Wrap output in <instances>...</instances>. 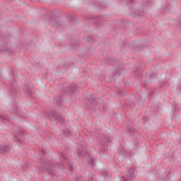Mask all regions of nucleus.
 <instances>
[{
	"label": "nucleus",
	"instance_id": "f257e3e1",
	"mask_svg": "<svg viewBox=\"0 0 181 181\" xmlns=\"http://www.w3.org/2000/svg\"><path fill=\"white\" fill-rule=\"evenodd\" d=\"M62 160H60L62 163V164H57V168H66V169H69L70 171L73 170V163H71L70 159H69V158H67V156L65 154H62Z\"/></svg>",
	"mask_w": 181,
	"mask_h": 181
},
{
	"label": "nucleus",
	"instance_id": "f03ea898",
	"mask_svg": "<svg viewBox=\"0 0 181 181\" xmlns=\"http://www.w3.org/2000/svg\"><path fill=\"white\" fill-rule=\"evenodd\" d=\"M135 177V168H130L129 173L121 178V181H132Z\"/></svg>",
	"mask_w": 181,
	"mask_h": 181
},
{
	"label": "nucleus",
	"instance_id": "7ed1b4c3",
	"mask_svg": "<svg viewBox=\"0 0 181 181\" xmlns=\"http://www.w3.org/2000/svg\"><path fill=\"white\" fill-rule=\"evenodd\" d=\"M78 152L81 155H86L87 153H88L86 150V146H82L81 148H78Z\"/></svg>",
	"mask_w": 181,
	"mask_h": 181
},
{
	"label": "nucleus",
	"instance_id": "20e7f679",
	"mask_svg": "<svg viewBox=\"0 0 181 181\" xmlns=\"http://www.w3.org/2000/svg\"><path fill=\"white\" fill-rule=\"evenodd\" d=\"M53 116L54 117V118H57V119H58V121H59V122H64V119H63V117H62L59 115H53Z\"/></svg>",
	"mask_w": 181,
	"mask_h": 181
},
{
	"label": "nucleus",
	"instance_id": "39448f33",
	"mask_svg": "<svg viewBox=\"0 0 181 181\" xmlns=\"http://www.w3.org/2000/svg\"><path fill=\"white\" fill-rule=\"evenodd\" d=\"M119 152L120 155H122L123 156H127V154L125 153V152H126L125 148H120Z\"/></svg>",
	"mask_w": 181,
	"mask_h": 181
},
{
	"label": "nucleus",
	"instance_id": "423d86ee",
	"mask_svg": "<svg viewBox=\"0 0 181 181\" xmlns=\"http://www.w3.org/2000/svg\"><path fill=\"white\" fill-rule=\"evenodd\" d=\"M88 165H90L93 166L94 165V159L91 158L88 160Z\"/></svg>",
	"mask_w": 181,
	"mask_h": 181
},
{
	"label": "nucleus",
	"instance_id": "0eeeda50",
	"mask_svg": "<svg viewBox=\"0 0 181 181\" xmlns=\"http://www.w3.org/2000/svg\"><path fill=\"white\" fill-rule=\"evenodd\" d=\"M76 181H84V178L83 177H78L76 178Z\"/></svg>",
	"mask_w": 181,
	"mask_h": 181
},
{
	"label": "nucleus",
	"instance_id": "6e6552de",
	"mask_svg": "<svg viewBox=\"0 0 181 181\" xmlns=\"http://www.w3.org/2000/svg\"><path fill=\"white\" fill-rule=\"evenodd\" d=\"M64 134L66 135V136H69V134H70V132L66 129V130L64 131Z\"/></svg>",
	"mask_w": 181,
	"mask_h": 181
},
{
	"label": "nucleus",
	"instance_id": "1a4fd4ad",
	"mask_svg": "<svg viewBox=\"0 0 181 181\" xmlns=\"http://www.w3.org/2000/svg\"><path fill=\"white\" fill-rule=\"evenodd\" d=\"M0 149H1V151H3V152H5V151H7V148L6 146H3L1 148H0Z\"/></svg>",
	"mask_w": 181,
	"mask_h": 181
},
{
	"label": "nucleus",
	"instance_id": "9d476101",
	"mask_svg": "<svg viewBox=\"0 0 181 181\" xmlns=\"http://www.w3.org/2000/svg\"><path fill=\"white\" fill-rule=\"evenodd\" d=\"M103 176H107L108 177H110V176H108V172H107V171H105L103 173Z\"/></svg>",
	"mask_w": 181,
	"mask_h": 181
},
{
	"label": "nucleus",
	"instance_id": "9b49d317",
	"mask_svg": "<svg viewBox=\"0 0 181 181\" xmlns=\"http://www.w3.org/2000/svg\"><path fill=\"white\" fill-rule=\"evenodd\" d=\"M100 145H103V146L104 147V148L105 149V146L104 145V143H100Z\"/></svg>",
	"mask_w": 181,
	"mask_h": 181
},
{
	"label": "nucleus",
	"instance_id": "f8f14e48",
	"mask_svg": "<svg viewBox=\"0 0 181 181\" xmlns=\"http://www.w3.org/2000/svg\"><path fill=\"white\" fill-rule=\"evenodd\" d=\"M74 90H76V88H71V91H74Z\"/></svg>",
	"mask_w": 181,
	"mask_h": 181
},
{
	"label": "nucleus",
	"instance_id": "ddd939ff",
	"mask_svg": "<svg viewBox=\"0 0 181 181\" xmlns=\"http://www.w3.org/2000/svg\"><path fill=\"white\" fill-rule=\"evenodd\" d=\"M129 131H130V132H134V129L132 128L129 129Z\"/></svg>",
	"mask_w": 181,
	"mask_h": 181
},
{
	"label": "nucleus",
	"instance_id": "4468645a",
	"mask_svg": "<svg viewBox=\"0 0 181 181\" xmlns=\"http://www.w3.org/2000/svg\"><path fill=\"white\" fill-rule=\"evenodd\" d=\"M41 153H42V154L45 153V150L42 149L41 150Z\"/></svg>",
	"mask_w": 181,
	"mask_h": 181
},
{
	"label": "nucleus",
	"instance_id": "2eb2a0df",
	"mask_svg": "<svg viewBox=\"0 0 181 181\" xmlns=\"http://www.w3.org/2000/svg\"><path fill=\"white\" fill-rule=\"evenodd\" d=\"M52 166H56V164H51ZM51 165H49V168H51Z\"/></svg>",
	"mask_w": 181,
	"mask_h": 181
},
{
	"label": "nucleus",
	"instance_id": "dca6fc26",
	"mask_svg": "<svg viewBox=\"0 0 181 181\" xmlns=\"http://www.w3.org/2000/svg\"><path fill=\"white\" fill-rule=\"evenodd\" d=\"M89 181H93V178H90V179H89Z\"/></svg>",
	"mask_w": 181,
	"mask_h": 181
},
{
	"label": "nucleus",
	"instance_id": "f3484780",
	"mask_svg": "<svg viewBox=\"0 0 181 181\" xmlns=\"http://www.w3.org/2000/svg\"><path fill=\"white\" fill-rule=\"evenodd\" d=\"M107 142H110V140H107Z\"/></svg>",
	"mask_w": 181,
	"mask_h": 181
}]
</instances>
